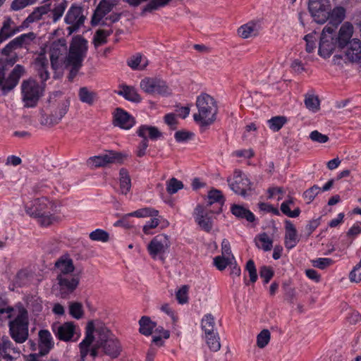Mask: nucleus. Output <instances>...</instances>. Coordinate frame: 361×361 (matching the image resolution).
<instances>
[{"mask_svg":"<svg viewBox=\"0 0 361 361\" xmlns=\"http://www.w3.org/2000/svg\"><path fill=\"white\" fill-rule=\"evenodd\" d=\"M80 357L85 361L87 355L95 358L99 355V350L102 355L111 358L118 357L122 346L120 341L112 334L111 331L102 322L96 324L93 321L87 323L84 339L79 344Z\"/></svg>","mask_w":361,"mask_h":361,"instance_id":"f257e3e1","label":"nucleus"},{"mask_svg":"<svg viewBox=\"0 0 361 361\" xmlns=\"http://www.w3.org/2000/svg\"><path fill=\"white\" fill-rule=\"evenodd\" d=\"M88 42L80 35L72 39L69 51L64 60L65 66L70 68L68 76L69 80H73L82 66V62L87 56Z\"/></svg>","mask_w":361,"mask_h":361,"instance_id":"f03ea898","label":"nucleus"},{"mask_svg":"<svg viewBox=\"0 0 361 361\" xmlns=\"http://www.w3.org/2000/svg\"><path fill=\"white\" fill-rule=\"evenodd\" d=\"M196 106L198 111L193 115V118L201 127L210 126L216 121L218 106L212 97L201 94L197 97Z\"/></svg>","mask_w":361,"mask_h":361,"instance_id":"7ed1b4c3","label":"nucleus"},{"mask_svg":"<svg viewBox=\"0 0 361 361\" xmlns=\"http://www.w3.org/2000/svg\"><path fill=\"white\" fill-rule=\"evenodd\" d=\"M18 312L16 317L8 323L9 332L13 340L18 343H23L29 336L28 312L26 308L21 304L16 305Z\"/></svg>","mask_w":361,"mask_h":361,"instance_id":"20e7f679","label":"nucleus"},{"mask_svg":"<svg viewBox=\"0 0 361 361\" xmlns=\"http://www.w3.org/2000/svg\"><path fill=\"white\" fill-rule=\"evenodd\" d=\"M49 106V113L44 110L40 111L39 123L41 125L51 128L58 124L68 111L69 102L63 100L57 104H51Z\"/></svg>","mask_w":361,"mask_h":361,"instance_id":"39448f33","label":"nucleus"},{"mask_svg":"<svg viewBox=\"0 0 361 361\" xmlns=\"http://www.w3.org/2000/svg\"><path fill=\"white\" fill-rule=\"evenodd\" d=\"M23 101L25 107H34L42 94V89L33 79L24 80L21 85Z\"/></svg>","mask_w":361,"mask_h":361,"instance_id":"423d86ee","label":"nucleus"},{"mask_svg":"<svg viewBox=\"0 0 361 361\" xmlns=\"http://www.w3.org/2000/svg\"><path fill=\"white\" fill-rule=\"evenodd\" d=\"M25 73L23 66L17 64L11 71L7 78H5V68L0 65V88L4 94L12 90L18 83L20 78Z\"/></svg>","mask_w":361,"mask_h":361,"instance_id":"0eeeda50","label":"nucleus"},{"mask_svg":"<svg viewBox=\"0 0 361 361\" xmlns=\"http://www.w3.org/2000/svg\"><path fill=\"white\" fill-rule=\"evenodd\" d=\"M86 16L82 6L75 4L71 5L64 18L65 23L69 25L67 27L69 35L77 32L84 25Z\"/></svg>","mask_w":361,"mask_h":361,"instance_id":"6e6552de","label":"nucleus"},{"mask_svg":"<svg viewBox=\"0 0 361 361\" xmlns=\"http://www.w3.org/2000/svg\"><path fill=\"white\" fill-rule=\"evenodd\" d=\"M333 26L331 24L325 25L321 34L318 52L324 58L329 57L336 48L338 47V44L334 35L335 30H333Z\"/></svg>","mask_w":361,"mask_h":361,"instance_id":"1a4fd4ad","label":"nucleus"},{"mask_svg":"<svg viewBox=\"0 0 361 361\" xmlns=\"http://www.w3.org/2000/svg\"><path fill=\"white\" fill-rule=\"evenodd\" d=\"M57 204L45 197L37 198L25 205V211L30 216L35 217L42 214L56 212Z\"/></svg>","mask_w":361,"mask_h":361,"instance_id":"9d476101","label":"nucleus"},{"mask_svg":"<svg viewBox=\"0 0 361 361\" xmlns=\"http://www.w3.org/2000/svg\"><path fill=\"white\" fill-rule=\"evenodd\" d=\"M308 9L314 20L323 24L329 18L331 6L329 0H309Z\"/></svg>","mask_w":361,"mask_h":361,"instance_id":"9b49d317","label":"nucleus"},{"mask_svg":"<svg viewBox=\"0 0 361 361\" xmlns=\"http://www.w3.org/2000/svg\"><path fill=\"white\" fill-rule=\"evenodd\" d=\"M140 88L149 94H158L162 96H168L171 94V90L166 82L159 78H145L140 81Z\"/></svg>","mask_w":361,"mask_h":361,"instance_id":"f8f14e48","label":"nucleus"},{"mask_svg":"<svg viewBox=\"0 0 361 361\" xmlns=\"http://www.w3.org/2000/svg\"><path fill=\"white\" fill-rule=\"evenodd\" d=\"M170 247V240L169 236L164 234L156 235L150 241L147 246L149 255L153 259H159L164 260V255L167 252Z\"/></svg>","mask_w":361,"mask_h":361,"instance_id":"ddd939ff","label":"nucleus"},{"mask_svg":"<svg viewBox=\"0 0 361 361\" xmlns=\"http://www.w3.org/2000/svg\"><path fill=\"white\" fill-rule=\"evenodd\" d=\"M230 188L236 194L245 197L247 191L252 190V183L247 176L239 170H235L233 178L227 180Z\"/></svg>","mask_w":361,"mask_h":361,"instance_id":"4468645a","label":"nucleus"},{"mask_svg":"<svg viewBox=\"0 0 361 361\" xmlns=\"http://www.w3.org/2000/svg\"><path fill=\"white\" fill-rule=\"evenodd\" d=\"M59 295L62 298H66L70 294L73 293L78 288L80 283V278L78 276H62L57 275Z\"/></svg>","mask_w":361,"mask_h":361,"instance_id":"2eb2a0df","label":"nucleus"},{"mask_svg":"<svg viewBox=\"0 0 361 361\" xmlns=\"http://www.w3.org/2000/svg\"><path fill=\"white\" fill-rule=\"evenodd\" d=\"M51 329L58 339L68 342L72 340L74 336L75 326L72 322H67L63 324L56 322L51 324Z\"/></svg>","mask_w":361,"mask_h":361,"instance_id":"dca6fc26","label":"nucleus"},{"mask_svg":"<svg viewBox=\"0 0 361 361\" xmlns=\"http://www.w3.org/2000/svg\"><path fill=\"white\" fill-rule=\"evenodd\" d=\"M35 38L33 32L23 34L20 36L12 39L6 47L1 49V53L3 56L13 55L14 51L22 48L24 45H27Z\"/></svg>","mask_w":361,"mask_h":361,"instance_id":"f3484780","label":"nucleus"},{"mask_svg":"<svg viewBox=\"0 0 361 361\" xmlns=\"http://www.w3.org/2000/svg\"><path fill=\"white\" fill-rule=\"evenodd\" d=\"M67 52V46L64 39H59L54 42L49 49L51 65L53 69L59 68L60 61L63 60V56Z\"/></svg>","mask_w":361,"mask_h":361,"instance_id":"a211bd4d","label":"nucleus"},{"mask_svg":"<svg viewBox=\"0 0 361 361\" xmlns=\"http://www.w3.org/2000/svg\"><path fill=\"white\" fill-rule=\"evenodd\" d=\"M123 155L121 153L109 152L108 153L90 157L88 164L94 167L105 166L109 164L121 163Z\"/></svg>","mask_w":361,"mask_h":361,"instance_id":"6ab92c4d","label":"nucleus"},{"mask_svg":"<svg viewBox=\"0 0 361 361\" xmlns=\"http://www.w3.org/2000/svg\"><path fill=\"white\" fill-rule=\"evenodd\" d=\"M135 124V119L121 108H116L113 114V125L121 129L129 130Z\"/></svg>","mask_w":361,"mask_h":361,"instance_id":"aec40b11","label":"nucleus"},{"mask_svg":"<svg viewBox=\"0 0 361 361\" xmlns=\"http://www.w3.org/2000/svg\"><path fill=\"white\" fill-rule=\"evenodd\" d=\"M132 6H137L144 1L147 4L142 8L140 16H145L147 13H153L160 8L167 5L171 0H125Z\"/></svg>","mask_w":361,"mask_h":361,"instance_id":"412c9836","label":"nucleus"},{"mask_svg":"<svg viewBox=\"0 0 361 361\" xmlns=\"http://www.w3.org/2000/svg\"><path fill=\"white\" fill-rule=\"evenodd\" d=\"M54 342L51 333L47 329H41L38 332L39 352L42 355H47L54 348Z\"/></svg>","mask_w":361,"mask_h":361,"instance_id":"4be33fe9","label":"nucleus"},{"mask_svg":"<svg viewBox=\"0 0 361 361\" xmlns=\"http://www.w3.org/2000/svg\"><path fill=\"white\" fill-rule=\"evenodd\" d=\"M114 6L115 4L111 0H102L92 15V25H99L104 16L113 10Z\"/></svg>","mask_w":361,"mask_h":361,"instance_id":"5701e85b","label":"nucleus"},{"mask_svg":"<svg viewBox=\"0 0 361 361\" xmlns=\"http://www.w3.org/2000/svg\"><path fill=\"white\" fill-rule=\"evenodd\" d=\"M195 221L206 232H209L213 227L212 217L202 205L198 204L195 209Z\"/></svg>","mask_w":361,"mask_h":361,"instance_id":"b1692460","label":"nucleus"},{"mask_svg":"<svg viewBox=\"0 0 361 361\" xmlns=\"http://www.w3.org/2000/svg\"><path fill=\"white\" fill-rule=\"evenodd\" d=\"M32 66L42 83L49 78V61L44 54H39L32 63Z\"/></svg>","mask_w":361,"mask_h":361,"instance_id":"393cba45","label":"nucleus"},{"mask_svg":"<svg viewBox=\"0 0 361 361\" xmlns=\"http://www.w3.org/2000/svg\"><path fill=\"white\" fill-rule=\"evenodd\" d=\"M353 34V26L350 23L343 24L338 31V36L335 37L338 47L343 49L349 44Z\"/></svg>","mask_w":361,"mask_h":361,"instance_id":"a878e982","label":"nucleus"},{"mask_svg":"<svg viewBox=\"0 0 361 361\" xmlns=\"http://www.w3.org/2000/svg\"><path fill=\"white\" fill-rule=\"evenodd\" d=\"M55 269L57 275H61L63 277L69 276L75 269L73 259L66 256L61 257L55 262Z\"/></svg>","mask_w":361,"mask_h":361,"instance_id":"bb28decb","label":"nucleus"},{"mask_svg":"<svg viewBox=\"0 0 361 361\" xmlns=\"http://www.w3.org/2000/svg\"><path fill=\"white\" fill-rule=\"evenodd\" d=\"M285 246L287 249L290 250L295 247L299 242L297 231L295 226L289 220L285 221Z\"/></svg>","mask_w":361,"mask_h":361,"instance_id":"cd10ccee","label":"nucleus"},{"mask_svg":"<svg viewBox=\"0 0 361 361\" xmlns=\"http://www.w3.org/2000/svg\"><path fill=\"white\" fill-rule=\"evenodd\" d=\"M348 49L345 51L347 59L352 61L356 62L361 59V42L358 39H353L347 45Z\"/></svg>","mask_w":361,"mask_h":361,"instance_id":"c85d7f7f","label":"nucleus"},{"mask_svg":"<svg viewBox=\"0 0 361 361\" xmlns=\"http://www.w3.org/2000/svg\"><path fill=\"white\" fill-rule=\"evenodd\" d=\"M137 134L139 137L143 139H150L156 140L162 137V133L159 130L157 127L142 125L137 130Z\"/></svg>","mask_w":361,"mask_h":361,"instance_id":"c756f323","label":"nucleus"},{"mask_svg":"<svg viewBox=\"0 0 361 361\" xmlns=\"http://www.w3.org/2000/svg\"><path fill=\"white\" fill-rule=\"evenodd\" d=\"M13 24H14V23L11 18H7L4 21L3 25L0 30V44L13 36L20 30V28L18 27H13L11 26Z\"/></svg>","mask_w":361,"mask_h":361,"instance_id":"7c9ffc66","label":"nucleus"},{"mask_svg":"<svg viewBox=\"0 0 361 361\" xmlns=\"http://www.w3.org/2000/svg\"><path fill=\"white\" fill-rule=\"evenodd\" d=\"M345 11L342 6H337L330 11L329 21L326 25H334L333 30H336L345 18Z\"/></svg>","mask_w":361,"mask_h":361,"instance_id":"2f4dec72","label":"nucleus"},{"mask_svg":"<svg viewBox=\"0 0 361 361\" xmlns=\"http://www.w3.org/2000/svg\"><path fill=\"white\" fill-rule=\"evenodd\" d=\"M231 213L238 219H245L248 222H253L255 220L254 214L243 206L233 204L231 207Z\"/></svg>","mask_w":361,"mask_h":361,"instance_id":"473e14b6","label":"nucleus"},{"mask_svg":"<svg viewBox=\"0 0 361 361\" xmlns=\"http://www.w3.org/2000/svg\"><path fill=\"white\" fill-rule=\"evenodd\" d=\"M139 332L148 336L152 334L153 329L157 326V323L153 322L149 317L142 316L139 320Z\"/></svg>","mask_w":361,"mask_h":361,"instance_id":"72a5a7b5","label":"nucleus"},{"mask_svg":"<svg viewBox=\"0 0 361 361\" xmlns=\"http://www.w3.org/2000/svg\"><path fill=\"white\" fill-rule=\"evenodd\" d=\"M259 30L257 25L254 22H250L240 26L238 29V34L240 37L243 39H247L252 36H256L258 35Z\"/></svg>","mask_w":361,"mask_h":361,"instance_id":"f704fd0d","label":"nucleus"},{"mask_svg":"<svg viewBox=\"0 0 361 361\" xmlns=\"http://www.w3.org/2000/svg\"><path fill=\"white\" fill-rule=\"evenodd\" d=\"M78 97L82 103L92 106L97 99V94L90 90L87 87H82L78 90Z\"/></svg>","mask_w":361,"mask_h":361,"instance_id":"c9c22d12","label":"nucleus"},{"mask_svg":"<svg viewBox=\"0 0 361 361\" xmlns=\"http://www.w3.org/2000/svg\"><path fill=\"white\" fill-rule=\"evenodd\" d=\"M256 246L264 252L270 251L273 247V240L269 238L267 233H262L255 238Z\"/></svg>","mask_w":361,"mask_h":361,"instance_id":"e433bc0d","label":"nucleus"},{"mask_svg":"<svg viewBox=\"0 0 361 361\" xmlns=\"http://www.w3.org/2000/svg\"><path fill=\"white\" fill-rule=\"evenodd\" d=\"M67 6L68 1L63 0L61 2L56 3L52 9L49 8V11L51 12V18L54 23H56L62 17Z\"/></svg>","mask_w":361,"mask_h":361,"instance_id":"4c0bfd02","label":"nucleus"},{"mask_svg":"<svg viewBox=\"0 0 361 361\" xmlns=\"http://www.w3.org/2000/svg\"><path fill=\"white\" fill-rule=\"evenodd\" d=\"M120 175V192L123 195H126L131 188V180L128 175V172L125 169H121L119 172Z\"/></svg>","mask_w":361,"mask_h":361,"instance_id":"58836bf2","label":"nucleus"},{"mask_svg":"<svg viewBox=\"0 0 361 361\" xmlns=\"http://www.w3.org/2000/svg\"><path fill=\"white\" fill-rule=\"evenodd\" d=\"M117 93L130 102H140L141 101V97L137 91L129 86H123V89Z\"/></svg>","mask_w":361,"mask_h":361,"instance_id":"ea45409f","label":"nucleus"},{"mask_svg":"<svg viewBox=\"0 0 361 361\" xmlns=\"http://www.w3.org/2000/svg\"><path fill=\"white\" fill-rule=\"evenodd\" d=\"M49 11V5L46 4L42 6H39L27 16L25 21L28 23H33L35 21L41 19L42 16L48 13Z\"/></svg>","mask_w":361,"mask_h":361,"instance_id":"a19ab883","label":"nucleus"},{"mask_svg":"<svg viewBox=\"0 0 361 361\" xmlns=\"http://www.w3.org/2000/svg\"><path fill=\"white\" fill-rule=\"evenodd\" d=\"M233 261H235L233 255H231V257L221 255L216 256L214 258V264L219 271L224 270L228 265L233 264Z\"/></svg>","mask_w":361,"mask_h":361,"instance_id":"79ce46f5","label":"nucleus"},{"mask_svg":"<svg viewBox=\"0 0 361 361\" xmlns=\"http://www.w3.org/2000/svg\"><path fill=\"white\" fill-rule=\"evenodd\" d=\"M113 32V30L109 28L107 30L99 29L94 36V44L96 47L106 43V37Z\"/></svg>","mask_w":361,"mask_h":361,"instance_id":"37998d69","label":"nucleus"},{"mask_svg":"<svg viewBox=\"0 0 361 361\" xmlns=\"http://www.w3.org/2000/svg\"><path fill=\"white\" fill-rule=\"evenodd\" d=\"M159 212L150 207H145L140 209L131 213L126 214V216H135L137 218L153 216L155 217L158 215Z\"/></svg>","mask_w":361,"mask_h":361,"instance_id":"c03bdc74","label":"nucleus"},{"mask_svg":"<svg viewBox=\"0 0 361 361\" xmlns=\"http://www.w3.org/2000/svg\"><path fill=\"white\" fill-rule=\"evenodd\" d=\"M214 318L211 314H206L202 319V329L205 335L214 334Z\"/></svg>","mask_w":361,"mask_h":361,"instance_id":"a18cd8bd","label":"nucleus"},{"mask_svg":"<svg viewBox=\"0 0 361 361\" xmlns=\"http://www.w3.org/2000/svg\"><path fill=\"white\" fill-rule=\"evenodd\" d=\"M208 202L206 207H210L212 204L215 202L219 203L221 205H223L225 201V199L222 195V192L216 189L211 190L208 192Z\"/></svg>","mask_w":361,"mask_h":361,"instance_id":"49530a36","label":"nucleus"},{"mask_svg":"<svg viewBox=\"0 0 361 361\" xmlns=\"http://www.w3.org/2000/svg\"><path fill=\"white\" fill-rule=\"evenodd\" d=\"M90 238L93 241L106 243L109 240V234L104 230L96 229L89 234Z\"/></svg>","mask_w":361,"mask_h":361,"instance_id":"de8ad7c7","label":"nucleus"},{"mask_svg":"<svg viewBox=\"0 0 361 361\" xmlns=\"http://www.w3.org/2000/svg\"><path fill=\"white\" fill-rule=\"evenodd\" d=\"M69 314L76 319H81L84 314L82 305L78 302H71L69 305Z\"/></svg>","mask_w":361,"mask_h":361,"instance_id":"09e8293b","label":"nucleus"},{"mask_svg":"<svg viewBox=\"0 0 361 361\" xmlns=\"http://www.w3.org/2000/svg\"><path fill=\"white\" fill-rule=\"evenodd\" d=\"M206 341L212 351L217 352L221 348L219 338L217 334L214 333L206 335Z\"/></svg>","mask_w":361,"mask_h":361,"instance_id":"8fccbe9b","label":"nucleus"},{"mask_svg":"<svg viewBox=\"0 0 361 361\" xmlns=\"http://www.w3.org/2000/svg\"><path fill=\"white\" fill-rule=\"evenodd\" d=\"M305 104L309 110L316 112L319 109L320 102L317 96L307 95L305 99Z\"/></svg>","mask_w":361,"mask_h":361,"instance_id":"3c124183","label":"nucleus"},{"mask_svg":"<svg viewBox=\"0 0 361 361\" xmlns=\"http://www.w3.org/2000/svg\"><path fill=\"white\" fill-rule=\"evenodd\" d=\"M271 334L268 329H263L257 336V345L264 348L269 342Z\"/></svg>","mask_w":361,"mask_h":361,"instance_id":"603ef678","label":"nucleus"},{"mask_svg":"<svg viewBox=\"0 0 361 361\" xmlns=\"http://www.w3.org/2000/svg\"><path fill=\"white\" fill-rule=\"evenodd\" d=\"M287 119L285 116H274L269 120V128L274 131L279 130L286 123Z\"/></svg>","mask_w":361,"mask_h":361,"instance_id":"864d4df0","label":"nucleus"},{"mask_svg":"<svg viewBox=\"0 0 361 361\" xmlns=\"http://www.w3.org/2000/svg\"><path fill=\"white\" fill-rule=\"evenodd\" d=\"M183 188V183L177 180L176 178H172L167 182L166 190L168 193L171 195L175 194Z\"/></svg>","mask_w":361,"mask_h":361,"instance_id":"5fc2aeb1","label":"nucleus"},{"mask_svg":"<svg viewBox=\"0 0 361 361\" xmlns=\"http://www.w3.org/2000/svg\"><path fill=\"white\" fill-rule=\"evenodd\" d=\"M37 218L38 223L43 226H48L54 223L56 220V217L51 213L42 214L35 216Z\"/></svg>","mask_w":361,"mask_h":361,"instance_id":"6e6d98bb","label":"nucleus"},{"mask_svg":"<svg viewBox=\"0 0 361 361\" xmlns=\"http://www.w3.org/2000/svg\"><path fill=\"white\" fill-rule=\"evenodd\" d=\"M320 191L321 188L319 186L314 185L304 192L303 197L305 200H307V203L310 204L314 200V197L319 193Z\"/></svg>","mask_w":361,"mask_h":361,"instance_id":"4d7b16f0","label":"nucleus"},{"mask_svg":"<svg viewBox=\"0 0 361 361\" xmlns=\"http://www.w3.org/2000/svg\"><path fill=\"white\" fill-rule=\"evenodd\" d=\"M37 0H13L11 4V8L13 11H19L27 6L32 5Z\"/></svg>","mask_w":361,"mask_h":361,"instance_id":"13d9d810","label":"nucleus"},{"mask_svg":"<svg viewBox=\"0 0 361 361\" xmlns=\"http://www.w3.org/2000/svg\"><path fill=\"white\" fill-rule=\"evenodd\" d=\"M194 133L186 130H178L175 133L174 137L178 142H186L192 139Z\"/></svg>","mask_w":361,"mask_h":361,"instance_id":"bf43d9fd","label":"nucleus"},{"mask_svg":"<svg viewBox=\"0 0 361 361\" xmlns=\"http://www.w3.org/2000/svg\"><path fill=\"white\" fill-rule=\"evenodd\" d=\"M304 40L306 42L305 51L307 53H312L316 47V39L314 35L312 33L306 35L304 37Z\"/></svg>","mask_w":361,"mask_h":361,"instance_id":"052dcab7","label":"nucleus"},{"mask_svg":"<svg viewBox=\"0 0 361 361\" xmlns=\"http://www.w3.org/2000/svg\"><path fill=\"white\" fill-rule=\"evenodd\" d=\"M259 276L264 279V283H267L274 276V271L271 267L263 266L259 270Z\"/></svg>","mask_w":361,"mask_h":361,"instance_id":"680f3d73","label":"nucleus"},{"mask_svg":"<svg viewBox=\"0 0 361 361\" xmlns=\"http://www.w3.org/2000/svg\"><path fill=\"white\" fill-rule=\"evenodd\" d=\"M245 269L249 273L250 282L255 283L257 279V274L254 261L252 259L248 260Z\"/></svg>","mask_w":361,"mask_h":361,"instance_id":"e2e57ef3","label":"nucleus"},{"mask_svg":"<svg viewBox=\"0 0 361 361\" xmlns=\"http://www.w3.org/2000/svg\"><path fill=\"white\" fill-rule=\"evenodd\" d=\"M281 210L285 215L291 218L297 217L300 214V209L299 207H297L293 211H291L287 202H283L281 204Z\"/></svg>","mask_w":361,"mask_h":361,"instance_id":"0e129e2a","label":"nucleus"},{"mask_svg":"<svg viewBox=\"0 0 361 361\" xmlns=\"http://www.w3.org/2000/svg\"><path fill=\"white\" fill-rule=\"evenodd\" d=\"M312 263L313 267L320 269H324L333 263V260L330 258H318L312 260Z\"/></svg>","mask_w":361,"mask_h":361,"instance_id":"69168bd1","label":"nucleus"},{"mask_svg":"<svg viewBox=\"0 0 361 361\" xmlns=\"http://www.w3.org/2000/svg\"><path fill=\"white\" fill-rule=\"evenodd\" d=\"M12 343L8 337L0 338V357L8 354L7 351L12 348Z\"/></svg>","mask_w":361,"mask_h":361,"instance_id":"338daca9","label":"nucleus"},{"mask_svg":"<svg viewBox=\"0 0 361 361\" xmlns=\"http://www.w3.org/2000/svg\"><path fill=\"white\" fill-rule=\"evenodd\" d=\"M188 286H183L176 292V297L180 304H184L188 302Z\"/></svg>","mask_w":361,"mask_h":361,"instance_id":"774afa93","label":"nucleus"}]
</instances>
